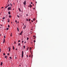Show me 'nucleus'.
I'll list each match as a JSON object with an SVG mask.
<instances>
[{
    "instance_id": "28",
    "label": "nucleus",
    "mask_w": 67,
    "mask_h": 67,
    "mask_svg": "<svg viewBox=\"0 0 67 67\" xmlns=\"http://www.w3.org/2000/svg\"><path fill=\"white\" fill-rule=\"evenodd\" d=\"M8 6H7L5 8V9H6V8H8Z\"/></svg>"
},
{
    "instance_id": "49",
    "label": "nucleus",
    "mask_w": 67,
    "mask_h": 67,
    "mask_svg": "<svg viewBox=\"0 0 67 67\" xmlns=\"http://www.w3.org/2000/svg\"><path fill=\"white\" fill-rule=\"evenodd\" d=\"M24 43H26V41L24 42Z\"/></svg>"
},
{
    "instance_id": "13",
    "label": "nucleus",
    "mask_w": 67,
    "mask_h": 67,
    "mask_svg": "<svg viewBox=\"0 0 67 67\" xmlns=\"http://www.w3.org/2000/svg\"><path fill=\"white\" fill-rule=\"evenodd\" d=\"M13 50L14 49V46H13Z\"/></svg>"
},
{
    "instance_id": "39",
    "label": "nucleus",
    "mask_w": 67,
    "mask_h": 67,
    "mask_svg": "<svg viewBox=\"0 0 67 67\" xmlns=\"http://www.w3.org/2000/svg\"><path fill=\"white\" fill-rule=\"evenodd\" d=\"M9 5H10V4H9L7 6V7H9Z\"/></svg>"
},
{
    "instance_id": "15",
    "label": "nucleus",
    "mask_w": 67,
    "mask_h": 67,
    "mask_svg": "<svg viewBox=\"0 0 67 67\" xmlns=\"http://www.w3.org/2000/svg\"><path fill=\"white\" fill-rule=\"evenodd\" d=\"M23 47L24 49H25V46H24Z\"/></svg>"
},
{
    "instance_id": "42",
    "label": "nucleus",
    "mask_w": 67,
    "mask_h": 67,
    "mask_svg": "<svg viewBox=\"0 0 67 67\" xmlns=\"http://www.w3.org/2000/svg\"><path fill=\"white\" fill-rule=\"evenodd\" d=\"M20 42V40H19L18 41V42Z\"/></svg>"
},
{
    "instance_id": "53",
    "label": "nucleus",
    "mask_w": 67,
    "mask_h": 67,
    "mask_svg": "<svg viewBox=\"0 0 67 67\" xmlns=\"http://www.w3.org/2000/svg\"><path fill=\"white\" fill-rule=\"evenodd\" d=\"M31 24V22H29Z\"/></svg>"
},
{
    "instance_id": "12",
    "label": "nucleus",
    "mask_w": 67,
    "mask_h": 67,
    "mask_svg": "<svg viewBox=\"0 0 67 67\" xmlns=\"http://www.w3.org/2000/svg\"><path fill=\"white\" fill-rule=\"evenodd\" d=\"M17 30L18 32L19 31V28H18V27L17 28Z\"/></svg>"
},
{
    "instance_id": "8",
    "label": "nucleus",
    "mask_w": 67,
    "mask_h": 67,
    "mask_svg": "<svg viewBox=\"0 0 67 67\" xmlns=\"http://www.w3.org/2000/svg\"><path fill=\"white\" fill-rule=\"evenodd\" d=\"M3 64V63L2 62H1V66H2V64Z\"/></svg>"
},
{
    "instance_id": "59",
    "label": "nucleus",
    "mask_w": 67,
    "mask_h": 67,
    "mask_svg": "<svg viewBox=\"0 0 67 67\" xmlns=\"http://www.w3.org/2000/svg\"><path fill=\"white\" fill-rule=\"evenodd\" d=\"M16 50H17V49L16 48Z\"/></svg>"
},
{
    "instance_id": "21",
    "label": "nucleus",
    "mask_w": 67,
    "mask_h": 67,
    "mask_svg": "<svg viewBox=\"0 0 67 67\" xmlns=\"http://www.w3.org/2000/svg\"><path fill=\"white\" fill-rule=\"evenodd\" d=\"M3 55H4H4H5V53H4L3 54Z\"/></svg>"
},
{
    "instance_id": "40",
    "label": "nucleus",
    "mask_w": 67,
    "mask_h": 67,
    "mask_svg": "<svg viewBox=\"0 0 67 67\" xmlns=\"http://www.w3.org/2000/svg\"><path fill=\"white\" fill-rule=\"evenodd\" d=\"M10 4L11 6H12V4H11V3H10Z\"/></svg>"
},
{
    "instance_id": "25",
    "label": "nucleus",
    "mask_w": 67,
    "mask_h": 67,
    "mask_svg": "<svg viewBox=\"0 0 67 67\" xmlns=\"http://www.w3.org/2000/svg\"><path fill=\"white\" fill-rule=\"evenodd\" d=\"M27 51H28V50H29V48H27Z\"/></svg>"
},
{
    "instance_id": "4",
    "label": "nucleus",
    "mask_w": 67,
    "mask_h": 67,
    "mask_svg": "<svg viewBox=\"0 0 67 67\" xmlns=\"http://www.w3.org/2000/svg\"><path fill=\"white\" fill-rule=\"evenodd\" d=\"M8 22L9 23L10 22V19H9V18H8Z\"/></svg>"
},
{
    "instance_id": "45",
    "label": "nucleus",
    "mask_w": 67,
    "mask_h": 67,
    "mask_svg": "<svg viewBox=\"0 0 67 67\" xmlns=\"http://www.w3.org/2000/svg\"><path fill=\"white\" fill-rule=\"evenodd\" d=\"M24 26H25V27L26 28V26L25 25Z\"/></svg>"
},
{
    "instance_id": "48",
    "label": "nucleus",
    "mask_w": 67,
    "mask_h": 67,
    "mask_svg": "<svg viewBox=\"0 0 67 67\" xmlns=\"http://www.w3.org/2000/svg\"><path fill=\"white\" fill-rule=\"evenodd\" d=\"M31 22H33V20H31Z\"/></svg>"
},
{
    "instance_id": "32",
    "label": "nucleus",
    "mask_w": 67,
    "mask_h": 67,
    "mask_svg": "<svg viewBox=\"0 0 67 67\" xmlns=\"http://www.w3.org/2000/svg\"><path fill=\"white\" fill-rule=\"evenodd\" d=\"M10 36H12V33H11V34Z\"/></svg>"
},
{
    "instance_id": "20",
    "label": "nucleus",
    "mask_w": 67,
    "mask_h": 67,
    "mask_svg": "<svg viewBox=\"0 0 67 67\" xmlns=\"http://www.w3.org/2000/svg\"><path fill=\"white\" fill-rule=\"evenodd\" d=\"M33 21H35V19L34 18L33 19Z\"/></svg>"
},
{
    "instance_id": "18",
    "label": "nucleus",
    "mask_w": 67,
    "mask_h": 67,
    "mask_svg": "<svg viewBox=\"0 0 67 67\" xmlns=\"http://www.w3.org/2000/svg\"><path fill=\"white\" fill-rule=\"evenodd\" d=\"M30 50H32V48L30 47Z\"/></svg>"
},
{
    "instance_id": "9",
    "label": "nucleus",
    "mask_w": 67,
    "mask_h": 67,
    "mask_svg": "<svg viewBox=\"0 0 67 67\" xmlns=\"http://www.w3.org/2000/svg\"><path fill=\"white\" fill-rule=\"evenodd\" d=\"M30 7H31V8H32V5H31V4H30Z\"/></svg>"
},
{
    "instance_id": "34",
    "label": "nucleus",
    "mask_w": 67,
    "mask_h": 67,
    "mask_svg": "<svg viewBox=\"0 0 67 67\" xmlns=\"http://www.w3.org/2000/svg\"><path fill=\"white\" fill-rule=\"evenodd\" d=\"M33 58V55H32L31 56V58Z\"/></svg>"
},
{
    "instance_id": "63",
    "label": "nucleus",
    "mask_w": 67,
    "mask_h": 67,
    "mask_svg": "<svg viewBox=\"0 0 67 67\" xmlns=\"http://www.w3.org/2000/svg\"><path fill=\"white\" fill-rule=\"evenodd\" d=\"M1 25V26H2V25Z\"/></svg>"
},
{
    "instance_id": "24",
    "label": "nucleus",
    "mask_w": 67,
    "mask_h": 67,
    "mask_svg": "<svg viewBox=\"0 0 67 67\" xmlns=\"http://www.w3.org/2000/svg\"><path fill=\"white\" fill-rule=\"evenodd\" d=\"M30 20H31V19H29V21H30Z\"/></svg>"
},
{
    "instance_id": "1",
    "label": "nucleus",
    "mask_w": 67,
    "mask_h": 67,
    "mask_svg": "<svg viewBox=\"0 0 67 67\" xmlns=\"http://www.w3.org/2000/svg\"><path fill=\"white\" fill-rule=\"evenodd\" d=\"M24 52L23 51H22V55H21V57L22 58H23V53Z\"/></svg>"
},
{
    "instance_id": "37",
    "label": "nucleus",
    "mask_w": 67,
    "mask_h": 67,
    "mask_svg": "<svg viewBox=\"0 0 67 67\" xmlns=\"http://www.w3.org/2000/svg\"><path fill=\"white\" fill-rule=\"evenodd\" d=\"M4 19H5V18L3 17V20Z\"/></svg>"
},
{
    "instance_id": "36",
    "label": "nucleus",
    "mask_w": 67,
    "mask_h": 67,
    "mask_svg": "<svg viewBox=\"0 0 67 67\" xmlns=\"http://www.w3.org/2000/svg\"><path fill=\"white\" fill-rule=\"evenodd\" d=\"M4 38H5V36H4Z\"/></svg>"
},
{
    "instance_id": "35",
    "label": "nucleus",
    "mask_w": 67,
    "mask_h": 67,
    "mask_svg": "<svg viewBox=\"0 0 67 67\" xmlns=\"http://www.w3.org/2000/svg\"><path fill=\"white\" fill-rule=\"evenodd\" d=\"M20 43H19L18 44L19 46H20Z\"/></svg>"
},
{
    "instance_id": "10",
    "label": "nucleus",
    "mask_w": 67,
    "mask_h": 67,
    "mask_svg": "<svg viewBox=\"0 0 67 67\" xmlns=\"http://www.w3.org/2000/svg\"><path fill=\"white\" fill-rule=\"evenodd\" d=\"M19 10L20 12H21V10H20V8H19Z\"/></svg>"
},
{
    "instance_id": "58",
    "label": "nucleus",
    "mask_w": 67,
    "mask_h": 67,
    "mask_svg": "<svg viewBox=\"0 0 67 67\" xmlns=\"http://www.w3.org/2000/svg\"><path fill=\"white\" fill-rule=\"evenodd\" d=\"M33 9H34H34H35V8H34Z\"/></svg>"
},
{
    "instance_id": "26",
    "label": "nucleus",
    "mask_w": 67,
    "mask_h": 67,
    "mask_svg": "<svg viewBox=\"0 0 67 67\" xmlns=\"http://www.w3.org/2000/svg\"><path fill=\"white\" fill-rule=\"evenodd\" d=\"M15 22H16V23H17V20H16L15 21Z\"/></svg>"
},
{
    "instance_id": "54",
    "label": "nucleus",
    "mask_w": 67,
    "mask_h": 67,
    "mask_svg": "<svg viewBox=\"0 0 67 67\" xmlns=\"http://www.w3.org/2000/svg\"><path fill=\"white\" fill-rule=\"evenodd\" d=\"M26 16H28V15L27 14L26 15Z\"/></svg>"
},
{
    "instance_id": "52",
    "label": "nucleus",
    "mask_w": 67,
    "mask_h": 67,
    "mask_svg": "<svg viewBox=\"0 0 67 67\" xmlns=\"http://www.w3.org/2000/svg\"><path fill=\"white\" fill-rule=\"evenodd\" d=\"M0 52H1V49H0Z\"/></svg>"
},
{
    "instance_id": "33",
    "label": "nucleus",
    "mask_w": 67,
    "mask_h": 67,
    "mask_svg": "<svg viewBox=\"0 0 67 67\" xmlns=\"http://www.w3.org/2000/svg\"><path fill=\"white\" fill-rule=\"evenodd\" d=\"M26 21H28V19H26Z\"/></svg>"
},
{
    "instance_id": "50",
    "label": "nucleus",
    "mask_w": 67,
    "mask_h": 67,
    "mask_svg": "<svg viewBox=\"0 0 67 67\" xmlns=\"http://www.w3.org/2000/svg\"><path fill=\"white\" fill-rule=\"evenodd\" d=\"M17 23H19V21H18Z\"/></svg>"
},
{
    "instance_id": "14",
    "label": "nucleus",
    "mask_w": 67,
    "mask_h": 67,
    "mask_svg": "<svg viewBox=\"0 0 67 67\" xmlns=\"http://www.w3.org/2000/svg\"><path fill=\"white\" fill-rule=\"evenodd\" d=\"M11 49V48H10L9 49V52H10V50Z\"/></svg>"
},
{
    "instance_id": "11",
    "label": "nucleus",
    "mask_w": 67,
    "mask_h": 67,
    "mask_svg": "<svg viewBox=\"0 0 67 67\" xmlns=\"http://www.w3.org/2000/svg\"><path fill=\"white\" fill-rule=\"evenodd\" d=\"M9 17L11 18V15H9Z\"/></svg>"
},
{
    "instance_id": "29",
    "label": "nucleus",
    "mask_w": 67,
    "mask_h": 67,
    "mask_svg": "<svg viewBox=\"0 0 67 67\" xmlns=\"http://www.w3.org/2000/svg\"><path fill=\"white\" fill-rule=\"evenodd\" d=\"M35 42H36V41H35V40H34V43H35Z\"/></svg>"
},
{
    "instance_id": "23",
    "label": "nucleus",
    "mask_w": 67,
    "mask_h": 67,
    "mask_svg": "<svg viewBox=\"0 0 67 67\" xmlns=\"http://www.w3.org/2000/svg\"><path fill=\"white\" fill-rule=\"evenodd\" d=\"M6 29L7 30H9V28H7Z\"/></svg>"
},
{
    "instance_id": "5",
    "label": "nucleus",
    "mask_w": 67,
    "mask_h": 67,
    "mask_svg": "<svg viewBox=\"0 0 67 67\" xmlns=\"http://www.w3.org/2000/svg\"><path fill=\"white\" fill-rule=\"evenodd\" d=\"M22 33H23V31H21V32L20 33V35H22Z\"/></svg>"
},
{
    "instance_id": "64",
    "label": "nucleus",
    "mask_w": 67,
    "mask_h": 67,
    "mask_svg": "<svg viewBox=\"0 0 67 67\" xmlns=\"http://www.w3.org/2000/svg\"><path fill=\"white\" fill-rule=\"evenodd\" d=\"M19 66H21V65H19Z\"/></svg>"
},
{
    "instance_id": "56",
    "label": "nucleus",
    "mask_w": 67,
    "mask_h": 67,
    "mask_svg": "<svg viewBox=\"0 0 67 67\" xmlns=\"http://www.w3.org/2000/svg\"><path fill=\"white\" fill-rule=\"evenodd\" d=\"M7 18V17L6 16H5V18Z\"/></svg>"
},
{
    "instance_id": "2",
    "label": "nucleus",
    "mask_w": 67,
    "mask_h": 67,
    "mask_svg": "<svg viewBox=\"0 0 67 67\" xmlns=\"http://www.w3.org/2000/svg\"><path fill=\"white\" fill-rule=\"evenodd\" d=\"M11 7H8V11H9V10H11Z\"/></svg>"
},
{
    "instance_id": "47",
    "label": "nucleus",
    "mask_w": 67,
    "mask_h": 67,
    "mask_svg": "<svg viewBox=\"0 0 67 67\" xmlns=\"http://www.w3.org/2000/svg\"><path fill=\"white\" fill-rule=\"evenodd\" d=\"M2 9L3 8V7H2L1 8Z\"/></svg>"
},
{
    "instance_id": "41",
    "label": "nucleus",
    "mask_w": 67,
    "mask_h": 67,
    "mask_svg": "<svg viewBox=\"0 0 67 67\" xmlns=\"http://www.w3.org/2000/svg\"><path fill=\"white\" fill-rule=\"evenodd\" d=\"M8 55H9V53H8Z\"/></svg>"
},
{
    "instance_id": "17",
    "label": "nucleus",
    "mask_w": 67,
    "mask_h": 67,
    "mask_svg": "<svg viewBox=\"0 0 67 67\" xmlns=\"http://www.w3.org/2000/svg\"><path fill=\"white\" fill-rule=\"evenodd\" d=\"M5 58H6V59H7V56H5Z\"/></svg>"
},
{
    "instance_id": "61",
    "label": "nucleus",
    "mask_w": 67,
    "mask_h": 67,
    "mask_svg": "<svg viewBox=\"0 0 67 67\" xmlns=\"http://www.w3.org/2000/svg\"><path fill=\"white\" fill-rule=\"evenodd\" d=\"M9 0H8V2H9Z\"/></svg>"
},
{
    "instance_id": "44",
    "label": "nucleus",
    "mask_w": 67,
    "mask_h": 67,
    "mask_svg": "<svg viewBox=\"0 0 67 67\" xmlns=\"http://www.w3.org/2000/svg\"><path fill=\"white\" fill-rule=\"evenodd\" d=\"M29 57H31V55H29Z\"/></svg>"
},
{
    "instance_id": "19",
    "label": "nucleus",
    "mask_w": 67,
    "mask_h": 67,
    "mask_svg": "<svg viewBox=\"0 0 67 67\" xmlns=\"http://www.w3.org/2000/svg\"><path fill=\"white\" fill-rule=\"evenodd\" d=\"M17 16L18 17V18H19L20 17V16H19V15H17Z\"/></svg>"
},
{
    "instance_id": "38",
    "label": "nucleus",
    "mask_w": 67,
    "mask_h": 67,
    "mask_svg": "<svg viewBox=\"0 0 67 67\" xmlns=\"http://www.w3.org/2000/svg\"><path fill=\"white\" fill-rule=\"evenodd\" d=\"M23 42H24V41H22V43H23Z\"/></svg>"
},
{
    "instance_id": "62",
    "label": "nucleus",
    "mask_w": 67,
    "mask_h": 67,
    "mask_svg": "<svg viewBox=\"0 0 67 67\" xmlns=\"http://www.w3.org/2000/svg\"><path fill=\"white\" fill-rule=\"evenodd\" d=\"M11 23H12V22H11Z\"/></svg>"
},
{
    "instance_id": "46",
    "label": "nucleus",
    "mask_w": 67,
    "mask_h": 67,
    "mask_svg": "<svg viewBox=\"0 0 67 67\" xmlns=\"http://www.w3.org/2000/svg\"><path fill=\"white\" fill-rule=\"evenodd\" d=\"M35 36H33V37H35Z\"/></svg>"
},
{
    "instance_id": "22",
    "label": "nucleus",
    "mask_w": 67,
    "mask_h": 67,
    "mask_svg": "<svg viewBox=\"0 0 67 67\" xmlns=\"http://www.w3.org/2000/svg\"><path fill=\"white\" fill-rule=\"evenodd\" d=\"M8 27H10V25H8Z\"/></svg>"
},
{
    "instance_id": "51",
    "label": "nucleus",
    "mask_w": 67,
    "mask_h": 67,
    "mask_svg": "<svg viewBox=\"0 0 67 67\" xmlns=\"http://www.w3.org/2000/svg\"><path fill=\"white\" fill-rule=\"evenodd\" d=\"M8 48H9V49H10V47H9Z\"/></svg>"
},
{
    "instance_id": "7",
    "label": "nucleus",
    "mask_w": 67,
    "mask_h": 67,
    "mask_svg": "<svg viewBox=\"0 0 67 67\" xmlns=\"http://www.w3.org/2000/svg\"><path fill=\"white\" fill-rule=\"evenodd\" d=\"M8 13L10 15V14H11V13H10V12L9 11L8 12Z\"/></svg>"
},
{
    "instance_id": "30",
    "label": "nucleus",
    "mask_w": 67,
    "mask_h": 67,
    "mask_svg": "<svg viewBox=\"0 0 67 67\" xmlns=\"http://www.w3.org/2000/svg\"><path fill=\"white\" fill-rule=\"evenodd\" d=\"M14 43L15 44H16V42H14Z\"/></svg>"
},
{
    "instance_id": "60",
    "label": "nucleus",
    "mask_w": 67,
    "mask_h": 67,
    "mask_svg": "<svg viewBox=\"0 0 67 67\" xmlns=\"http://www.w3.org/2000/svg\"><path fill=\"white\" fill-rule=\"evenodd\" d=\"M23 29H25V28H24V27H23Z\"/></svg>"
},
{
    "instance_id": "57",
    "label": "nucleus",
    "mask_w": 67,
    "mask_h": 67,
    "mask_svg": "<svg viewBox=\"0 0 67 67\" xmlns=\"http://www.w3.org/2000/svg\"><path fill=\"white\" fill-rule=\"evenodd\" d=\"M15 58L16 59V57H15Z\"/></svg>"
},
{
    "instance_id": "55",
    "label": "nucleus",
    "mask_w": 67,
    "mask_h": 67,
    "mask_svg": "<svg viewBox=\"0 0 67 67\" xmlns=\"http://www.w3.org/2000/svg\"><path fill=\"white\" fill-rule=\"evenodd\" d=\"M36 3H37V2H36Z\"/></svg>"
},
{
    "instance_id": "43",
    "label": "nucleus",
    "mask_w": 67,
    "mask_h": 67,
    "mask_svg": "<svg viewBox=\"0 0 67 67\" xmlns=\"http://www.w3.org/2000/svg\"><path fill=\"white\" fill-rule=\"evenodd\" d=\"M31 4H33V3L31 2Z\"/></svg>"
},
{
    "instance_id": "27",
    "label": "nucleus",
    "mask_w": 67,
    "mask_h": 67,
    "mask_svg": "<svg viewBox=\"0 0 67 67\" xmlns=\"http://www.w3.org/2000/svg\"><path fill=\"white\" fill-rule=\"evenodd\" d=\"M26 56H27V58L29 57H28V55H27Z\"/></svg>"
},
{
    "instance_id": "6",
    "label": "nucleus",
    "mask_w": 67,
    "mask_h": 67,
    "mask_svg": "<svg viewBox=\"0 0 67 67\" xmlns=\"http://www.w3.org/2000/svg\"><path fill=\"white\" fill-rule=\"evenodd\" d=\"M4 42H5V39L4 38V40L3 41V43H4Z\"/></svg>"
},
{
    "instance_id": "16",
    "label": "nucleus",
    "mask_w": 67,
    "mask_h": 67,
    "mask_svg": "<svg viewBox=\"0 0 67 67\" xmlns=\"http://www.w3.org/2000/svg\"><path fill=\"white\" fill-rule=\"evenodd\" d=\"M29 37H27V40H29Z\"/></svg>"
},
{
    "instance_id": "3",
    "label": "nucleus",
    "mask_w": 67,
    "mask_h": 67,
    "mask_svg": "<svg viewBox=\"0 0 67 67\" xmlns=\"http://www.w3.org/2000/svg\"><path fill=\"white\" fill-rule=\"evenodd\" d=\"M23 4L24 5H26V1H25L23 3Z\"/></svg>"
},
{
    "instance_id": "31",
    "label": "nucleus",
    "mask_w": 67,
    "mask_h": 67,
    "mask_svg": "<svg viewBox=\"0 0 67 67\" xmlns=\"http://www.w3.org/2000/svg\"><path fill=\"white\" fill-rule=\"evenodd\" d=\"M10 59H12V58H11V57H10Z\"/></svg>"
}]
</instances>
